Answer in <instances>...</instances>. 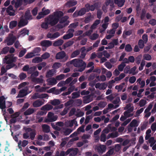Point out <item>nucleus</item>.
<instances>
[{
  "mask_svg": "<svg viewBox=\"0 0 156 156\" xmlns=\"http://www.w3.org/2000/svg\"><path fill=\"white\" fill-rule=\"evenodd\" d=\"M61 66V64L59 62L55 63L53 66L52 68L54 69H58Z\"/></svg>",
  "mask_w": 156,
  "mask_h": 156,
  "instance_id": "de8ad7c7",
  "label": "nucleus"
},
{
  "mask_svg": "<svg viewBox=\"0 0 156 156\" xmlns=\"http://www.w3.org/2000/svg\"><path fill=\"white\" fill-rule=\"evenodd\" d=\"M63 43V41L62 39H59L55 41L53 44V45L54 46H59L62 44Z\"/></svg>",
  "mask_w": 156,
  "mask_h": 156,
  "instance_id": "4be33fe9",
  "label": "nucleus"
},
{
  "mask_svg": "<svg viewBox=\"0 0 156 156\" xmlns=\"http://www.w3.org/2000/svg\"><path fill=\"white\" fill-rule=\"evenodd\" d=\"M133 110V107H130L127 111H125L124 113V115L125 116H127L128 114L132 112Z\"/></svg>",
  "mask_w": 156,
  "mask_h": 156,
  "instance_id": "58836bf2",
  "label": "nucleus"
},
{
  "mask_svg": "<svg viewBox=\"0 0 156 156\" xmlns=\"http://www.w3.org/2000/svg\"><path fill=\"white\" fill-rule=\"evenodd\" d=\"M84 127L85 126L83 125L77 129L76 131L79 134L81 132L84 133L85 132V130L84 129Z\"/></svg>",
  "mask_w": 156,
  "mask_h": 156,
  "instance_id": "4c0bfd02",
  "label": "nucleus"
},
{
  "mask_svg": "<svg viewBox=\"0 0 156 156\" xmlns=\"http://www.w3.org/2000/svg\"><path fill=\"white\" fill-rule=\"evenodd\" d=\"M74 30L72 29H69L68 30L69 33L63 36V38L64 39H68L72 37L73 36V33L74 32Z\"/></svg>",
  "mask_w": 156,
  "mask_h": 156,
  "instance_id": "6e6552de",
  "label": "nucleus"
},
{
  "mask_svg": "<svg viewBox=\"0 0 156 156\" xmlns=\"http://www.w3.org/2000/svg\"><path fill=\"white\" fill-rule=\"evenodd\" d=\"M5 101H4L3 102H0V108L2 109V111H3V109L6 108Z\"/></svg>",
  "mask_w": 156,
  "mask_h": 156,
  "instance_id": "4d7b16f0",
  "label": "nucleus"
},
{
  "mask_svg": "<svg viewBox=\"0 0 156 156\" xmlns=\"http://www.w3.org/2000/svg\"><path fill=\"white\" fill-rule=\"evenodd\" d=\"M110 149L106 153L107 154L108 156H110L112 155L114 153V148H112L111 147H109Z\"/></svg>",
  "mask_w": 156,
  "mask_h": 156,
  "instance_id": "37998d69",
  "label": "nucleus"
},
{
  "mask_svg": "<svg viewBox=\"0 0 156 156\" xmlns=\"http://www.w3.org/2000/svg\"><path fill=\"white\" fill-rule=\"evenodd\" d=\"M47 81L49 85H54L56 84L57 83V81L56 79L54 78H51L49 79Z\"/></svg>",
  "mask_w": 156,
  "mask_h": 156,
  "instance_id": "aec40b11",
  "label": "nucleus"
},
{
  "mask_svg": "<svg viewBox=\"0 0 156 156\" xmlns=\"http://www.w3.org/2000/svg\"><path fill=\"white\" fill-rule=\"evenodd\" d=\"M80 53V51L79 50H76L73 51L71 55V58H73L76 57L78 55H79Z\"/></svg>",
  "mask_w": 156,
  "mask_h": 156,
  "instance_id": "c85d7f7f",
  "label": "nucleus"
},
{
  "mask_svg": "<svg viewBox=\"0 0 156 156\" xmlns=\"http://www.w3.org/2000/svg\"><path fill=\"white\" fill-rule=\"evenodd\" d=\"M107 105V103L105 101H102L100 102L98 104V106L101 108H104Z\"/></svg>",
  "mask_w": 156,
  "mask_h": 156,
  "instance_id": "69168bd1",
  "label": "nucleus"
},
{
  "mask_svg": "<svg viewBox=\"0 0 156 156\" xmlns=\"http://www.w3.org/2000/svg\"><path fill=\"white\" fill-rule=\"evenodd\" d=\"M54 71L53 69L49 70L47 72L46 76L47 78H49L52 77L54 75Z\"/></svg>",
  "mask_w": 156,
  "mask_h": 156,
  "instance_id": "2f4dec72",
  "label": "nucleus"
},
{
  "mask_svg": "<svg viewBox=\"0 0 156 156\" xmlns=\"http://www.w3.org/2000/svg\"><path fill=\"white\" fill-rule=\"evenodd\" d=\"M51 104L54 106L58 105L60 104V101L58 99H55L51 101Z\"/></svg>",
  "mask_w": 156,
  "mask_h": 156,
  "instance_id": "7c9ffc66",
  "label": "nucleus"
},
{
  "mask_svg": "<svg viewBox=\"0 0 156 156\" xmlns=\"http://www.w3.org/2000/svg\"><path fill=\"white\" fill-rule=\"evenodd\" d=\"M97 6H98V4L96 3H95L93 5H90L88 3L87 4L85 5L86 9L87 12H89L90 10L94 11Z\"/></svg>",
  "mask_w": 156,
  "mask_h": 156,
  "instance_id": "0eeeda50",
  "label": "nucleus"
},
{
  "mask_svg": "<svg viewBox=\"0 0 156 156\" xmlns=\"http://www.w3.org/2000/svg\"><path fill=\"white\" fill-rule=\"evenodd\" d=\"M144 59L146 60H150L151 59V57L150 55L149 54H146L144 55L143 56Z\"/></svg>",
  "mask_w": 156,
  "mask_h": 156,
  "instance_id": "5fc2aeb1",
  "label": "nucleus"
},
{
  "mask_svg": "<svg viewBox=\"0 0 156 156\" xmlns=\"http://www.w3.org/2000/svg\"><path fill=\"white\" fill-rule=\"evenodd\" d=\"M46 19L47 23L52 26H54L58 22L53 15H50Z\"/></svg>",
  "mask_w": 156,
  "mask_h": 156,
  "instance_id": "7ed1b4c3",
  "label": "nucleus"
},
{
  "mask_svg": "<svg viewBox=\"0 0 156 156\" xmlns=\"http://www.w3.org/2000/svg\"><path fill=\"white\" fill-rule=\"evenodd\" d=\"M44 100L43 99H37L35 101L33 104V106L34 107H38L41 106L44 104Z\"/></svg>",
  "mask_w": 156,
  "mask_h": 156,
  "instance_id": "1a4fd4ad",
  "label": "nucleus"
},
{
  "mask_svg": "<svg viewBox=\"0 0 156 156\" xmlns=\"http://www.w3.org/2000/svg\"><path fill=\"white\" fill-rule=\"evenodd\" d=\"M114 2L119 7H122L124 4L125 0H114Z\"/></svg>",
  "mask_w": 156,
  "mask_h": 156,
  "instance_id": "412c9836",
  "label": "nucleus"
},
{
  "mask_svg": "<svg viewBox=\"0 0 156 156\" xmlns=\"http://www.w3.org/2000/svg\"><path fill=\"white\" fill-rule=\"evenodd\" d=\"M145 42L142 39H140L139 40L138 45L139 48L141 49L143 48L144 46Z\"/></svg>",
  "mask_w": 156,
  "mask_h": 156,
  "instance_id": "473e14b6",
  "label": "nucleus"
},
{
  "mask_svg": "<svg viewBox=\"0 0 156 156\" xmlns=\"http://www.w3.org/2000/svg\"><path fill=\"white\" fill-rule=\"evenodd\" d=\"M45 22H44L42 23L41 24V27L45 29H47L48 27V25H49L47 22L46 19L45 20Z\"/></svg>",
  "mask_w": 156,
  "mask_h": 156,
  "instance_id": "f704fd0d",
  "label": "nucleus"
},
{
  "mask_svg": "<svg viewBox=\"0 0 156 156\" xmlns=\"http://www.w3.org/2000/svg\"><path fill=\"white\" fill-rule=\"evenodd\" d=\"M16 39V37L12 34H10L8 37L5 40V42L8 46L12 45Z\"/></svg>",
  "mask_w": 156,
  "mask_h": 156,
  "instance_id": "f03ea898",
  "label": "nucleus"
},
{
  "mask_svg": "<svg viewBox=\"0 0 156 156\" xmlns=\"http://www.w3.org/2000/svg\"><path fill=\"white\" fill-rule=\"evenodd\" d=\"M136 78L135 76H132L129 78V82L131 83H134L136 81Z\"/></svg>",
  "mask_w": 156,
  "mask_h": 156,
  "instance_id": "774afa93",
  "label": "nucleus"
},
{
  "mask_svg": "<svg viewBox=\"0 0 156 156\" xmlns=\"http://www.w3.org/2000/svg\"><path fill=\"white\" fill-rule=\"evenodd\" d=\"M53 108V106L50 105H46L41 107V110L44 111H49Z\"/></svg>",
  "mask_w": 156,
  "mask_h": 156,
  "instance_id": "f3484780",
  "label": "nucleus"
},
{
  "mask_svg": "<svg viewBox=\"0 0 156 156\" xmlns=\"http://www.w3.org/2000/svg\"><path fill=\"white\" fill-rule=\"evenodd\" d=\"M18 24L17 21H12L9 23V27L10 29H12L16 27L17 26Z\"/></svg>",
  "mask_w": 156,
  "mask_h": 156,
  "instance_id": "6ab92c4d",
  "label": "nucleus"
},
{
  "mask_svg": "<svg viewBox=\"0 0 156 156\" xmlns=\"http://www.w3.org/2000/svg\"><path fill=\"white\" fill-rule=\"evenodd\" d=\"M25 19L28 20L32 19V16L31 15L30 12L29 11H27L26 12L24 15Z\"/></svg>",
  "mask_w": 156,
  "mask_h": 156,
  "instance_id": "a211bd4d",
  "label": "nucleus"
},
{
  "mask_svg": "<svg viewBox=\"0 0 156 156\" xmlns=\"http://www.w3.org/2000/svg\"><path fill=\"white\" fill-rule=\"evenodd\" d=\"M28 90L27 87H25L24 89L20 90L17 96V98H23L26 96L27 94V91Z\"/></svg>",
  "mask_w": 156,
  "mask_h": 156,
  "instance_id": "39448f33",
  "label": "nucleus"
},
{
  "mask_svg": "<svg viewBox=\"0 0 156 156\" xmlns=\"http://www.w3.org/2000/svg\"><path fill=\"white\" fill-rule=\"evenodd\" d=\"M126 66V64L122 62L118 67V69L120 71H122L124 67Z\"/></svg>",
  "mask_w": 156,
  "mask_h": 156,
  "instance_id": "79ce46f5",
  "label": "nucleus"
},
{
  "mask_svg": "<svg viewBox=\"0 0 156 156\" xmlns=\"http://www.w3.org/2000/svg\"><path fill=\"white\" fill-rule=\"evenodd\" d=\"M146 14V11L145 9H142V12L140 15V19L143 20L145 19V16Z\"/></svg>",
  "mask_w": 156,
  "mask_h": 156,
  "instance_id": "cd10ccee",
  "label": "nucleus"
},
{
  "mask_svg": "<svg viewBox=\"0 0 156 156\" xmlns=\"http://www.w3.org/2000/svg\"><path fill=\"white\" fill-rule=\"evenodd\" d=\"M72 151V152H71L69 154L70 156H75L77 155L78 153V149H76L73 150Z\"/></svg>",
  "mask_w": 156,
  "mask_h": 156,
  "instance_id": "0e129e2a",
  "label": "nucleus"
},
{
  "mask_svg": "<svg viewBox=\"0 0 156 156\" xmlns=\"http://www.w3.org/2000/svg\"><path fill=\"white\" fill-rule=\"evenodd\" d=\"M76 108H73L72 109H71L69 113V116L70 117L73 115L76 112Z\"/></svg>",
  "mask_w": 156,
  "mask_h": 156,
  "instance_id": "338daca9",
  "label": "nucleus"
},
{
  "mask_svg": "<svg viewBox=\"0 0 156 156\" xmlns=\"http://www.w3.org/2000/svg\"><path fill=\"white\" fill-rule=\"evenodd\" d=\"M145 61L142 60L140 63V66L139 67V69L140 71L142 70L143 69V67L145 65Z\"/></svg>",
  "mask_w": 156,
  "mask_h": 156,
  "instance_id": "6e6d98bb",
  "label": "nucleus"
},
{
  "mask_svg": "<svg viewBox=\"0 0 156 156\" xmlns=\"http://www.w3.org/2000/svg\"><path fill=\"white\" fill-rule=\"evenodd\" d=\"M36 69V68L35 66H33L29 68L28 71V73L31 74L35 71Z\"/></svg>",
  "mask_w": 156,
  "mask_h": 156,
  "instance_id": "3c124183",
  "label": "nucleus"
},
{
  "mask_svg": "<svg viewBox=\"0 0 156 156\" xmlns=\"http://www.w3.org/2000/svg\"><path fill=\"white\" fill-rule=\"evenodd\" d=\"M9 47L6 46L2 48L1 53L2 54H6L9 51Z\"/></svg>",
  "mask_w": 156,
  "mask_h": 156,
  "instance_id": "09e8293b",
  "label": "nucleus"
},
{
  "mask_svg": "<svg viewBox=\"0 0 156 156\" xmlns=\"http://www.w3.org/2000/svg\"><path fill=\"white\" fill-rule=\"evenodd\" d=\"M124 83H122L119 85H116L115 86V88L116 90H119L120 91L121 90L123 87V86L125 85Z\"/></svg>",
  "mask_w": 156,
  "mask_h": 156,
  "instance_id": "a18cd8bd",
  "label": "nucleus"
},
{
  "mask_svg": "<svg viewBox=\"0 0 156 156\" xmlns=\"http://www.w3.org/2000/svg\"><path fill=\"white\" fill-rule=\"evenodd\" d=\"M142 58V55L140 54L135 58V60L137 64L139 65L140 63Z\"/></svg>",
  "mask_w": 156,
  "mask_h": 156,
  "instance_id": "c756f323",
  "label": "nucleus"
},
{
  "mask_svg": "<svg viewBox=\"0 0 156 156\" xmlns=\"http://www.w3.org/2000/svg\"><path fill=\"white\" fill-rule=\"evenodd\" d=\"M70 64H73L74 66L80 67L78 70L79 72L83 71L86 68V63L82 59H75L70 62Z\"/></svg>",
  "mask_w": 156,
  "mask_h": 156,
  "instance_id": "f257e3e1",
  "label": "nucleus"
},
{
  "mask_svg": "<svg viewBox=\"0 0 156 156\" xmlns=\"http://www.w3.org/2000/svg\"><path fill=\"white\" fill-rule=\"evenodd\" d=\"M27 51L26 49L24 48L23 50H21L19 52V57H22L26 53Z\"/></svg>",
  "mask_w": 156,
  "mask_h": 156,
  "instance_id": "8fccbe9b",
  "label": "nucleus"
},
{
  "mask_svg": "<svg viewBox=\"0 0 156 156\" xmlns=\"http://www.w3.org/2000/svg\"><path fill=\"white\" fill-rule=\"evenodd\" d=\"M42 61V58L40 57H36L33 58L32 60V62L33 63H37L41 62Z\"/></svg>",
  "mask_w": 156,
  "mask_h": 156,
  "instance_id": "bb28decb",
  "label": "nucleus"
},
{
  "mask_svg": "<svg viewBox=\"0 0 156 156\" xmlns=\"http://www.w3.org/2000/svg\"><path fill=\"white\" fill-rule=\"evenodd\" d=\"M40 44L42 47H48L52 45V43L49 40H44L41 42Z\"/></svg>",
  "mask_w": 156,
  "mask_h": 156,
  "instance_id": "f8f14e48",
  "label": "nucleus"
},
{
  "mask_svg": "<svg viewBox=\"0 0 156 156\" xmlns=\"http://www.w3.org/2000/svg\"><path fill=\"white\" fill-rule=\"evenodd\" d=\"M68 109V108H65L63 111L60 112V115L62 116L65 115L67 113Z\"/></svg>",
  "mask_w": 156,
  "mask_h": 156,
  "instance_id": "680f3d73",
  "label": "nucleus"
},
{
  "mask_svg": "<svg viewBox=\"0 0 156 156\" xmlns=\"http://www.w3.org/2000/svg\"><path fill=\"white\" fill-rule=\"evenodd\" d=\"M119 135V133L117 132H113L109 134L107 136V139H109L111 137L114 138L118 136Z\"/></svg>",
  "mask_w": 156,
  "mask_h": 156,
  "instance_id": "5701e85b",
  "label": "nucleus"
},
{
  "mask_svg": "<svg viewBox=\"0 0 156 156\" xmlns=\"http://www.w3.org/2000/svg\"><path fill=\"white\" fill-rule=\"evenodd\" d=\"M106 149V146L104 145H101L97 148V151L99 154H102L105 152Z\"/></svg>",
  "mask_w": 156,
  "mask_h": 156,
  "instance_id": "ddd939ff",
  "label": "nucleus"
},
{
  "mask_svg": "<svg viewBox=\"0 0 156 156\" xmlns=\"http://www.w3.org/2000/svg\"><path fill=\"white\" fill-rule=\"evenodd\" d=\"M33 52L28 53L25 56V57L26 58H29L33 57L34 56Z\"/></svg>",
  "mask_w": 156,
  "mask_h": 156,
  "instance_id": "e2e57ef3",
  "label": "nucleus"
},
{
  "mask_svg": "<svg viewBox=\"0 0 156 156\" xmlns=\"http://www.w3.org/2000/svg\"><path fill=\"white\" fill-rule=\"evenodd\" d=\"M129 125L131 127H136L138 126V124L136 120L134 119L130 123Z\"/></svg>",
  "mask_w": 156,
  "mask_h": 156,
  "instance_id": "393cba45",
  "label": "nucleus"
},
{
  "mask_svg": "<svg viewBox=\"0 0 156 156\" xmlns=\"http://www.w3.org/2000/svg\"><path fill=\"white\" fill-rule=\"evenodd\" d=\"M99 36L98 34L96 33H94L90 37V39L93 40H94L97 39Z\"/></svg>",
  "mask_w": 156,
  "mask_h": 156,
  "instance_id": "49530a36",
  "label": "nucleus"
},
{
  "mask_svg": "<svg viewBox=\"0 0 156 156\" xmlns=\"http://www.w3.org/2000/svg\"><path fill=\"white\" fill-rule=\"evenodd\" d=\"M35 110L33 108H29L24 112V115H29L34 113Z\"/></svg>",
  "mask_w": 156,
  "mask_h": 156,
  "instance_id": "b1692460",
  "label": "nucleus"
},
{
  "mask_svg": "<svg viewBox=\"0 0 156 156\" xmlns=\"http://www.w3.org/2000/svg\"><path fill=\"white\" fill-rule=\"evenodd\" d=\"M77 3L76 1L74 0H69L67 2L66 4V5L67 7H71L76 5Z\"/></svg>",
  "mask_w": 156,
  "mask_h": 156,
  "instance_id": "2eb2a0df",
  "label": "nucleus"
},
{
  "mask_svg": "<svg viewBox=\"0 0 156 156\" xmlns=\"http://www.w3.org/2000/svg\"><path fill=\"white\" fill-rule=\"evenodd\" d=\"M56 59H63V62L66 61L68 58L67 56H66V54L64 51H61L57 53L55 56Z\"/></svg>",
  "mask_w": 156,
  "mask_h": 156,
  "instance_id": "20e7f679",
  "label": "nucleus"
},
{
  "mask_svg": "<svg viewBox=\"0 0 156 156\" xmlns=\"http://www.w3.org/2000/svg\"><path fill=\"white\" fill-rule=\"evenodd\" d=\"M125 50L127 52H130L132 51V48L129 44H127L126 45Z\"/></svg>",
  "mask_w": 156,
  "mask_h": 156,
  "instance_id": "ea45409f",
  "label": "nucleus"
},
{
  "mask_svg": "<svg viewBox=\"0 0 156 156\" xmlns=\"http://www.w3.org/2000/svg\"><path fill=\"white\" fill-rule=\"evenodd\" d=\"M132 33L131 30H129L126 31H124L123 32L122 36L124 38H126V36L130 35Z\"/></svg>",
  "mask_w": 156,
  "mask_h": 156,
  "instance_id": "e433bc0d",
  "label": "nucleus"
},
{
  "mask_svg": "<svg viewBox=\"0 0 156 156\" xmlns=\"http://www.w3.org/2000/svg\"><path fill=\"white\" fill-rule=\"evenodd\" d=\"M102 13L103 12L100 9L98 10L97 13V17L99 19H100L101 17Z\"/></svg>",
  "mask_w": 156,
  "mask_h": 156,
  "instance_id": "13d9d810",
  "label": "nucleus"
},
{
  "mask_svg": "<svg viewBox=\"0 0 156 156\" xmlns=\"http://www.w3.org/2000/svg\"><path fill=\"white\" fill-rule=\"evenodd\" d=\"M43 131L45 133H48L50 131V126L46 124H43L42 125Z\"/></svg>",
  "mask_w": 156,
  "mask_h": 156,
  "instance_id": "dca6fc26",
  "label": "nucleus"
},
{
  "mask_svg": "<svg viewBox=\"0 0 156 156\" xmlns=\"http://www.w3.org/2000/svg\"><path fill=\"white\" fill-rule=\"evenodd\" d=\"M63 12L62 11H56L54 12V16L55 19L58 22L59 19L63 16Z\"/></svg>",
  "mask_w": 156,
  "mask_h": 156,
  "instance_id": "4468645a",
  "label": "nucleus"
},
{
  "mask_svg": "<svg viewBox=\"0 0 156 156\" xmlns=\"http://www.w3.org/2000/svg\"><path fill=\"white\" fill-rule=\"evenodd\" d=\"M28 20L23 18V17H21L18 23V27L19 28L24 27L28 24Z\"/></svg>",
  "mask_w": 156,
  "mask_h": 156,
  "instance_id": "423d86ee",
  "label": "nucleus"
},
{
  "mask_svg": "<svg viewBox=\"0 0 156 156\" xmlns=\"http://www.w3.org/2000/svg\"><path fill=\"white\" fill-rule=\"evenodd\" d=\"M107 86V84H105V83H100V90H104L106 89Z\"/></svg>",
  "mask_w": 156,
  "mask_h": 156,
  "instance_id": "bf43d9fd",
  "label": "nucleus"
},
{
  "mask_svg": "<svg viewBox=\"0 0 156 156\" xmlns=\"http://www.w3.org/2000/svg\"><path fill=\"white\" fill-rule=\"evenodd\" d=\"M78 12V14L79 16H82L84 15L87 12L86 8H84L81 9Z\"/></svg>",
  "mask_w": 156,
  "mask_h": 156,
  "instance_id": "c9c22d12",
  "label": "nucleus"
},
{
  "mask_svg": "<svg viewBox=\"0 0 156 156\" xmlns=\"http://www.w3.org/2000/svg\"><path fill=\"white\" fill-rule=\"evenodd\" d=\"M72 98L74 99L76 98H78L80 96V93L79 92H74L72 94Z\"/></svg>",
  "mask_w": 156,
  "mask_h": 156,
  "instance_id": "a19ab883",
  "label": "nucleus"
},
{
  "mask_svg": "<svg viewBox=\"0 0 156 156\" xmlns=\"http://www.w3.org/2000/svg\"><path fill=\"white\" fill-rule=\"evenodd\" d=\"M106 140V135L105 133H102L101 135L100 141L105 142Z\"/></svg>",
  "mask_w": 156,
  "mask_h": 156,
  "instance_id": "052dcab7",
  "label": "nucleus"
},
{
  "mask_svg": "<svg viewBox=\"0 0 156 156\" xmlns=\"http://www.w3.org/2000/svg\"><path fill=\"white\" fill-rule=\"evenodd\" d=\"M57 117L56 116L54 115L50 119H47L46 121V122H51L55 121L57 119Z\"/></svg>",
  "mask_w": 156,
  "mask_h": 156,
  "instance_id": "603ef678",
  "label": "nucleus"
},
{
  "mask_svg": "<svg viewBox=\"0 0 156 156\" xmlns=\"http://www.w3.org/2000/svg\"><path fill=\"white\" fill-rule=\"evenodd\" d=\"M43 76L41 75L39 78H32V81L34 83H42L44 82V80L43 79Z\"/></svg>",
  "mask_w": 156,
  "mask_h": 156,
  "instance_id": "9b49d317",
  "label": "nucleus"
},
{
  "mask_svg": "<svg viewBox=\"0 0 156 156\" xmlns=\"http://www.w3.org/2000/svg\"><path fill=\"white\" fill-rule=\"evenodd\" d=\"M35 135L36 133L34 130L33 131L30 133V138L31 140H34Z\"/></svg>",
  "mask_w": 156,
  "mask_h": 156,
  "instance_id": "864d4df0",
  "label": "nucleus"
},
{
  "mask_svg": "<svg viewBox=\"0 0 156 156\" xmlns=\"http://www.w3.org/2000/svg\"><path fill=\"white\" fill-rule=\"evenodd\" d=\"M60 36V34L58 32H56L53 34L48 33L47 35L48 38L51 39H54L59 37Z\"/></svg>",
  "mask_w": 156,
  "mask_h": 156,
  "instance_id": "9d476101",
  "label": "nucleus"
},
{
  "mask_svg": "<svg viewBox=\"0 0 156 156\" xmlns=\"http://www.w3.org/2000/svg\"><path fill=\"white\" fill-rule=\"evenodd\" d=\"M74 43V41L73 40L69 41L65 43L63 45L65 48H67L71 46Z\"/></svg>",
  "mask_w": 156,
  "mask_h": 156,
  "instance_id": "72a5a7b5",
  "label": "nucleus"
},
{
  "mask_svg": "<svg viewBox=\"0 0 156 156\" xmlns=\"http://www.w3.org/2000/svg\"><path fill=\"white\" fill-rule=\"evenodd\" d=\"M29 32V30H28L22 29L20 32V35L23 37L26 34L28 35Z\"/></svg>",
  "mask_w": 156,
  "mask_h": 156,
  "instance_id": "a878e982",
  "label": "nucleus"
},
{
  "mask_svg": "<svg viewBox=\"0 0 156 156\" xmlns=\"http://www.w3.org/2000/svg\"><path fill=\"white\" fill-rule=\"evenodd\" d=\"M50 56V54L48 52H45L41 56L42 60L45 59L49 58Z\"/></svg>",
  "mask_w": 156,
  "mask_h": 156,
  "instance_id": "c03bdc74",
  "label": "nucleus"
}]
</instances>
